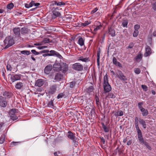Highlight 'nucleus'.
<instances>
[{"label":"nucleus","mask_w":156,"mask_h":156,"mask_svg":"<svg viewBox=\"0 0 156 156\" xmlns=\"http://www.w3.org/2000/svg\"><path fill=\"white\" fill-rule=\"evenodd\" d=\"M135 127L137 133V136L139 142L141 144H144L146 148L150 151L152 150L151 147L149 145L148 142L144 141L143 137L142 134L141 130L140 129L138 124V120L137 117L135 119Z\"/></svg>","instance_id":"nucleus-1"},{"label":"nucleus","mask_w":156,"mask_h":156,"mask_svg":"<svg viewBox=\"0 0 156 156\" xmlns=\"http://www.w3.org/2000/svg\"><path fill=\"white\" fill-rule=\"evenodd\" d=\"M108 76L106 74L104 78V82L103 84L104 93H109L112 90V87L108 83Z\"/></svg>","instance_id":"nucleus-2"},{"label":"nucleus","mask_w":156,"mask_h":156,"mask_svg":"<svg viewBox=\"0 0 156 156\" xmlns=\"http://www.w3.org/2000/svg\"><path fill=\"white\" fill-rule=\"evenodd\" d=\"M4 42L5 45L7 44L4 48L7 49L13 45L15 43V41L13 37L9 36L5 38Z\"/></svg>","instance_id":"nucleus-3"},{"label":"nucleus","mask_w":156,"mask_h":156,"mask_svg":"<svg viewBox=\"0 0 156 156\" xmlns=\"http://www.w3.org/2000/svg\"><path fill=\"white\" fill-rule=\"evenodd\" d=\"M49 52L50 53H47L43 54L42 55L44 57H46L47 56H56L60 59H61L62 58L61 55L54 50H51L50 51H49Z\"/></svg>","instance_id":"nucleus-4"},{"label":"nucleus","mask_w":156,"mask_h":156,"mask_svg":"<svg viewBox=\"0 0 156 156\" xmlns=\"http://www.w3.org/2000/svg\"><path fill=\"white\" fill-rule=\"evenodd\" d=\"M75 133H73L72 132L69 131L68 132L67 137L73 141L74 145H77L78 142L76 141L77 138L75 136Z\"/></svg>","instance_id":"nucleus-5"},{"label":"nucleus","mask_w":156,"mask_h":156,"mask_svg":"<svg viewBox=\"0 0 156 156\" xmlns=\"http://www.w3.org/2000/svg\"><path fill=\"white\" fill-rule=\"evenodd\" d=\"M16 108H12L11 109L9 112V115L10 119L13 121L15 120L18 119L16 114Z\"/></svg>","instance_id":"nucleus-6"},{"label":"nucleus","mask_w":156,"mask_h":156,"mask_svg":"<svg viewBox=\"0 0 156 156\" xmlns=\"http://www.w3.org/2000/svg\"><path fill=\"white\" fill-rule=\"evenodd\" d=\"M72 68L73 69L78 71H81L83 69V66L80 63H76L73 64Z\"/></svg>","instance_id":"nucleus-7"},{"label":"nucleus","mask_w":156,"mask_h":156,"mask_svg":"<svg viewBox=\"0 0 156 156\" xmlns=\"http://www.w3.org/2000/svg\"><path fill=\"white\" fill-rule=\"evenodd\" d=\"M53 15L52 17L55 19L57 17L60 16H61V14L60 12V10H61L62 9H59L58 7L55 8L54 7L53 8Z\"/></svg>","instance_id":"nucleus-8"},{"label":"nucleus","mask_w":156,"mask_h":156,"mask_svg":"<svg viewBox=\"0 0 156 156\" xmlns=\"http://www.w3.org/2000/svg\"><path fill=\"white\" fill-rule=\"evenodd\" d=\"M54 70L55 71L59 72L61 70V64L58 62L56 61L53 66Z\"/></svg>","instance_id":"nucleus-9"},{"label":"nucleus","mask_w":156,"mask_h":156,"mask_svg":"<svg viewBox=\"0 0 156 156\" xmlns=\"http://www.w3.org/2000/svg\"><path fill=\"white\" fill-rule=\"evenodd\" d=\"M57 85L54 84L50 86L48 90L49 95H52L54 94L57 90Z\"/></svg>","instance_id":"nucleus-10"},{"label":"nucleus","mask_w":156,"mask_h":156,"mask_svg":"<svg viewBox=\"0 0 156 156\" xmlns=\"http://www.w3.org/2000/svg\"><path fill=\"white\" fill-rule=\"evenodd\" d=\"M117 77L121 80L125 82L127 80V78L123 73L120 70L118 71V73L116 75Z\"/></svg>","instance_id":"nucleus-11"},{"label":"nucleus","mask_w":156,"mask_h":156,"mask_svg":"<svg viewBox=\"0 0 156 156\" xmlns=\"http://www.w3.org/2000/svg\"><path fill=\"white\" fill-rule=\"evenodd\" d=\"M0 105L2 107H5L7 105V102L5 98L2 96H0Z\"/></svg>","instance_id":"nucleus-12"},{"label":"nucleus","mask_w":156,"mask_h":156,"mask_svg":"<svg viewBox=\"0 0 156 156\" xmlns=\"http://www.w3.org/2000/svg\"><path fill=\"white\" fill-rule=\"evenodd\" d=\"M45 82V80L42 79H38L36 81L35 86L41 87L42 86Z\"/></svg>","instance_id":"nucleus-13"},{"label":"nucleus","mask_w":156,"mask_h":156,"mask_svg":"<svg viewBox=\"0 0 156 156\" xmlns=\"http://www.w3.org/2000/svg\"><path fill=\"white\" fill-rule=\"evenodd\" d=\"M63 78V74L60 73H58L55 74L54 80L56 81H60Z\"/></svg>","instance_id":"nucleus-14"},{"label":"nucleus","mask_w":156,"mask_h":156,"mask_svg":"<svg viewBox=\"0 0 156 156\" xmlns=\"http://www.w3.org/2000/svg\"><path fill=\"white\" fill-rule=\"evenodd\" d=\"M21 75L15 74L12 75L11 77V79L12 82H14L15 81L19 80L20 79Z\"/></svg>","instance_id":"nucleus-15"},{"label":"nucleus","mask_w":156,"mask_h":156,"mask_svg":"<svg viewBox=\"0 0 156 156\" xmlns=\"http://www.w3.org/2000/svg\"><path fill=\"white\" fill-rule=\"evenodd\" d=\"M151 53V49L150 46L147 45L145 48V53L144 54V56L147 57L150 55Z\"/></svg>","instance_id":"nucleus-16"},{"label":"nucleus","mask_w":156,"mask_h":156,"mask_svg":"<svg viewBox=\"0 0 156 156\" xmlns=\"http://www.w3.org/2000/svg\"><path fill=\"white\" fill-rule=\"evenodd\" d=\"M61 70L62 71V72L65 73H66L68 70V65L66 63L63 62L61 65Z\"/></svg>","instance_id":"nucleus-17"},{"label":"nucleus","mask_w":156,"mask_h":156,"mask_svg":"<svg viewBox=\"0 0 156 156\" xmlns=\"http://www.w3.org/2000/svg\"><path fill=\"white\" fill-rule=\"evenodd\" d=\"M13 31L15 35L17 37H20V30L19 27H15L13 29Z\"/></svg>","instance_id":"nucleus-18"},{"label":"nucleus","mask_w":156,"mask_h":156,"mask_svg":"<svg viewBox=\"0 0 156 156\" xmlns=\"http://www.w3.org/2000/svg\"><path fill=\"white\" fill-rule=\"evenodd\" d=\"M108 30L109 34L112 37L115 36V32L114 26H112L110 27H108Z\"/></svg>","instance_id":"nucleus-19"},{"label":"nucleus","mask_w":156,"mask_h":156,"mask_svg":"<svg viewBox=\"0 0 156 156\" xmlns=\"http://www.w3.org/2000/svg\"><path fill=\"white\" fill-rule=\"evenodd\" d=\"M52 66L51 65H47L44 68V72L47 74H49L52 69Z\"/></svg>","instance_id":"nucleus-20"},{"label":"nucleus","mask_w":156,"mask_h":156,"mask_svg":"<svg viewBox=\"0 0 156 156\" xmlns=\"http://www.w3.org/2000/svg\"><path fill=\"white\" fill-rule=\"evenodd\" d=\"M3 95L5 98H9L13 95L12 93L10 92L5 91L3 92Z\"/></svg>","instance_id":"nucleus-21"},{"label":"nucleus","mask_w":156,"mask_h":156,"mask_svg":"<svg viewBox=\"0 0 156 156\" xmlns=\"http://www.w3.org/2000/svg\"><path fill=\"white\" fill-rule=\"evenodd\" d=\"M29 30L26 27H24L21 28L20 29V32L21 34L25 35L28 34Z\"/></svg>","instance_id":"nucleus-22"},{"label":"nucleus","mask_w":156,"mask_h":156,"mask_svg":"<svg viewBox=\"0 0 156 156\" xmlns=\"http://www.w3.org/2000/svg\"><path fill=\"white\" fill-rule=\"evenodd\" d=\"M53 5H56L57 6H61L65 5V3L63 2H59L58 1H55L53 2Z\"/></svg>","instance_id":"nucleus-23"},{"label":"nucleus","mask_w":156,"mask_h":156,"mask_svg":"<svg viewBox=\"0 0 156 156\" xmlns=\"http://www.w3.org/2000/svg\"><path fill=\"white\" fill-rule=\"evenodd\" d=\"M78 61H81L82 62H87L90 61V60L89 59V58L86 57L84 58L83 57L81 56L77 60Z\"/></svg>","instance_id":"nucleus-24"},{"label":"nucleus","mask_w":156,"mask_h":156,"mask_svg":"<svg viewBox=\"0 0 156 156\" xmlns=\"http://www.w3.org/2000/svg\"><path fill=\"white\" fill-rule=\"evenodd\" d=\"M99 94L97 95L96 94L95 95V100L96 104L98 106L101 105V103L99 102Z\"/></svg>","instance_id":"nucleus-25"},{"label":"nucleus","mask_w":156,"mask_h":156,"mask_svg":"<svg viewBox=\"0 0 156 156\" xmlns=\"http://www.w3.org/2000/svg\"><path fill=\"white\" fill-rule=\"evenodd\" d=\"M101 124L104 132L106 133L109 132V127L105 125L103 122H101Z\"/></svg>","instance_id":"nucleus-26"},{"label":"nucleus","mask_w":156,"mask_h":156,"mask_svg":"<svg viewBox=\"0 0 156 156\" xmlns=\"http://www.w3.org/2000/svg\"><path fill=\"white\" fill-rule=\"evenodd\" d=\"M101 53L100 48H99V50L97 51V62L98 66H100V56Z\"/></svg>","instance_id":"nucleus-27"},{"label":"nucleus","mask_w":156,"mask_h":156,"mask_svg":"<svg viewBox=\"0 0 156 156\" xmlns=\"http://www.w3.org/2000/svg\"><path fill=\"white\" fill-rule=\"evenodd\" d=\"M78 44L81 46L84 45V39L82 37H79L78 40Z\"/></svg>","instance_id":"nucleus-28"},{"label":"nucleus","mask_w":156,"mask_h":156,"mask_svg":"<svg viewBox=\"0 0 156 156\" xmlns=\"http://www.w3.org/2000/svg\"><path fill=\"white\" fill-rule=\"evenodd\" d=\"M34 1L32 0L29 4H25V7L27 8H29L30 7H32L34 5Z\"/></svg>","instance_id":"nucleus-29"},{"label":"nucleus","mask_w":156,"mask_h":156,"mask_svg":"<svg viewBox=\"0 0 156 156\" xmlns=\"http://www.w3.org/2000/svg\"><path fill=\"white\" fill-rule=\"evenodd\" d=\"M23 86V83L21 82L17 83L15 87L17 89H20Z\"/></svg>","instance_id":"nucleus-30"},{"label":"nucleus","mask_w":156,"mask_h":156,"mask_svg":"<svg viewBox=\"0 0 156 156\" xmlns=\"http://www.w3.org/2000/svg\"><path fill=\"white\" fill-rule=\"evenodd\" d=\"M20 55H21V54L24 55H28L30 54L31 52H30V51L27 50H23L20 51Z\"/></svg>","instance_id":"nucleus-31"},{"label":"nucleus","mask_w":156,"mask_h":156,"mask_svg":"<svg viewBox=\"0 0 156 156\" xmlns=\"http://www.w3.org/2000/svg\"><path fill=\"white\" fill-rule=\"evenodd\" d=\"M143 109V110L142 109L140 111L142 112V115L143 116H146L148 114V111L144 108Z\"/></svg>","instance_id":"nucleus-32"},{"label":"nucleus","mask_w":156,"mask_h":156,"mask_svg":"<svg viewBox=\"0 0 156 156\" xmlns=\"http://www.w3.org/2000/svg\"><path fill=\"white\" fill-rule=\"evenodd\" d=\"M52 41L49 38H46L44 39L42 41V43H52Z\"/></svg>","instance_id":"nucleus-33"},{"label":"nucleus","mask_w":156,"mask_h":156,"mask_svg":"<svg viewBox=\"0 0 156 156\" xmlns=\"http://www.w3.org/2000/svg\"><path fill=\"white\" fill-rule=\"evenodd\" d=\"M93 86H90L88 88H87L86 90V91L87 92L89 93L93 91Z\"/></svg>","instance_id":"nucleus-34"},{"label":"nucleus","mask_w":156,"mask_h":156,"mask_svg":"<svg viewBox=\"0 0 156 156\" xmlns=\"http://www.w3.org/2000/svg\"><path fill=\"white\" fill-rule=\"evenodd\" d=\"M115 95L112 93H108L106 96V98H115Z\"/></svg>","instance_id":"nucleus-35"},{"label":"nucleus","mask_w":156,"mask_h":156,"mask_svg":"<svg viewBox=\"0 0 156 156\" xmlns=\"http://www.w3.org/2000/svg\"><path fill=\"white\" fill-rule=\"evenodd\" d=\"M142 58V55L141 54H139L136 56L135 58L136 60L137 61H138L139 60H141Z\"/></svg>","instance_id":"nucleus-36"},{"label":"nucleus","mask_w":156,"mask_h":156,"mask_svg":"<svg viewBox=\"0 0 156 156\" xmlns=\"http://www.w3.org/2000/svg\"><path fill=\"white\" fill-rule=\"evenodd\" d=\"M14 6V5L12 3H10L7 5L6 8L8 9L11 10L13 8Z\"/></svg>","instance_id":"nucleus-37"},{"label":"nucleus","mask_w":156,"mask_h":156,"mask_svg":"<svg viewBox=\"0 0 156 156\" xmlns=\"http://www.w3.org/2000/svg\"><path fill=\"white\" fill-rule=\"evenodd\" d=\"M53 100H51L50 101H49L48 104L47 106L48 107H51L53 108L54 106V105L53 102Z\"/></svg>","instance_id":"nucleus-38"},{"label":"nucleus","mask_w":156,"mask_h":156,"mask_svg":"<svg viewBox=\"0 0 156 156\" xmlns=\"http://www.w3.org/2000/svg\"><path fill=\"white\" fill-rule=\"evenodd\" d=\"M144 105L143 102H140L138 103V106L139 109L141 111V110H144L143 109L144 108L142 107V105Z\"/></svg>","instance_id":"nucleus-39"},{"label":"nucleus","mask_w":156,"mask_h":156,"mask_svg":"<svg viewBox=\"0 0 156 156\" xmlns=\"http://www.w3.org/2000/svg\"><path fill=\"white\" fill-rule=\"evenodd\" d=\"M101 27L102 26L101 24H100L99 25L97 26L94 29V34H96L97 31L100 29Z\"/></svg>","instance_id":"nucleus-40"},{"label":"nucleus","mask_w":156,"mask_h":156,"mask_svg":"<svg viewBox=\"0 0 156 156\" xmlns=\"http://www.w3.org/2000/svg\"><path fill=\"white\" fill-rule=\"evenodd\" d=\"M76 84L75 81H72L69 83V87L70 88H73L75 86Z\"/></svg>","instance_id":"nucleus-41"},{"label":"nucleus","mask_w":156,"mask_h":156,"mask_svg":"<svg viewBox=\"0 0 156 156\" xmlns=\"http://www.w3.org/2000/svg\"><path fill=\"white\" fill-rule=\"evenodd\" d=\"M5 137L4 135H2L0 137V144H2L5 141Z\"/></svg>","instance_id":"nucleus-42"},{"label":"nucleus","mask_w":156,"mask_h":156,"mask_svg":"<svg viewBox=\"0 0 156 156\" xmlns=\"http://www.w3.org/2000/svg\"><path fill=\"white\" fill-rule=\"evenodd\" d=\"M136 117L137 118L138 120V122L139 121L140 123V124H141L142 125H143V124H144V123H145L146 122L143 119H139V120H138V118L137 117H135V118H136ZM138 124H139L138 123Z\"/></svg>","instance_id":"nucleus-43"},{"label":"nucleus","mask_w":156,"mask_h":156,"mask_svg":"<svg viewBox=\"0 0 156 156\" xmlns=\"http://www.w3.org/2000/svg\"><path fill=\"white\" fill-rule=\"evenodd\" d=\"M139 34V32L138 30H137V29L135 30L133 33V36L134 37H136Z\"/></svg>","instance_id":"nucleus-44"},{"label":"nucleus","mask_w":156,"mask_h":156,"mask_svg":"<svg viewBox=\"0 0 156 156\" xmlns=\"http://www.w3.org/2000/svg\"><path fill=\"white\" fill-rule=\"evenodd\" d=\"M135 73L137 74H140L141 72V70L139 68H136L134 69Z\"/></svg>","instance_id":"nucleus-45"},{"label":"nucleus","mask_w":156,"mask_h":156,"mask_svg":"<svg viewBox=\"0 0 156 156\" xmlns=\"http://www.w3.org/2000/svg\"><path fill=\"white\" fill-rule=\"evenodd\" d=\"M128 21L126 20H124L122 23V25L124 27H127Z\"/></svg>","instance_id":"nucleus-46"},{"label":"nucleus","mask_w":156,"mask_h":156,"mask_svg":"<svg viewBox=\"0 0 156 156\" xmlns=\"http://www.w3.org/2000/svg\"><path fill=\"white\" fill-rule=\"evenodd\" d=\"M123 112L121 110L118 111L116 112V115L118 116H122L123 115Z\"/></svg>","instance_id":"nucleus-47"},{"label":"nucleus","mask_w":156,"mask_h":156,"mask_svg":"<svg viewBox=\"0 0 156 156\" xmlns=\"http://www.w3.org/2000/svg\"><path fill=\"white\" fill-rule=\"evenodd\" d=\"M91 22L90 21H85L84 23H82L83 26V27H85L88 25L90 24Z\"/></svg>","instance_id":"nucleus-48"},{"label":"nucleus","mask_w":156,"mask_h":156,"mask_svg":"<svg viewBox=\"0 0 156 156\" xmlns=\"http://www.w3.org/2000/svg\"><path fill=\"white\" fill-rule=\"evenodd\" d=\"M49 52V50H44L40 51L39 52H38V55L40 54H41L43 53H48Z\"/></svg>","instance_id":"nucleus-49"},{"label":"nucleus","mask_w":156,"mask_h":156,"mask_svg":"<svg viewBox=\"0 0 156 156\" xmlns=\"http://www.w3.org/2000/svg\"><path fill=\"white\" fill-rule=\"evenodd\" d=\"M20 142H12L11 143L10 146H16Z\"/></svg>","instance_id":"nucleus-50"},{"label":"nucleus","mask_w":156,"mask_h":156,"mask_svg":"<svg viewBox=\"0 0 156 156\" xmlns=\"http://www.w3.org/2000/svg\"><path fill=\"white\" fill-rule=\"evenodd\" d=\"M64 95H65V94H63V93H60L58 95L57 97V98L58 99H59L61 98H62L63 97H64Z\"/></svg>","instance_id":"nucleus-51"},{"label":"nucleus","mask_w":156,"mask_h":156,"mask_svg":"<svg viewBox=\"0 0 156 156\" xmlns=\"http://www.w3.org/2000/svg\"><path fill=\"white\" fill-rule=\"evenodd\" d=\"M75 27H81L82 26H83L82 23H76L75 24Z\"/></svg>","instance_id":"nucleus-52"},{"label":"nucleus","mask_w":156,"mask_h":156,"mask_svg":"<svg viewBox=\"0 0 156 156\" xmlns=\"http://www.w3.org/2000/svg\"><path fill=\"white\" fill-rule=\"evenodd\" d=\"M141 87L145 91H147L148 90V87L145 85H142L141 86Z\"/></svg>","instance_id":"nucleus-53"},{"label":"nucleus","mask_w":156,"mask_h":156,"mask_svg":"<svg viewBox=\"0 0 156 156\" xmlns=\"http://www.w3.org/2000/svg\"><path fill=\"white\" fill-rule=\"evenodd\" d=\"M32 53L35 55H38V52L37 51L35 50H31Z\"/></svg>","instance_id":"nucleus-54"},{"label":"nucleus","mask_w":156,"mask_h":156,"mask_svg":"<svg viewBox=\"0 0 156 156\" xmlns=\"http://www.w3.org/2000/svg\"><path fill=\"white\" fill-rule=\"evenodd\" d=\"M112 62L115 65L116 63L118 62V61H117L116 58L114 57L113 58Z\"/></svg>","instance_id":"nucleus-55"},{"label":"nucleus","mask_w":156,"mask_h":156,"mask_svg":"<svg viewBox=\"0 0 156 156\" xmlns=\"http://www.w3.org/2000/svg\"><path fill=\"white\" fill-rule=\"evenodd\" d=\"M123 33L124 35L126 37H127L128 36V34L127 33V30L126 29H125L123 31Z\"/></svg>","instance_id":"nucleus-56"},{"label":"nucleus","mask_w":156,"mask_h":156,"mask_svg":"<svg viewBox=\"0 0 156 156\" xmlns=\"http://www.w3.org/2000/svg\"><path fill=\"white\" fill-rule=\"evenodd\" d=\"M99 138L101 140V141L103 144H105V140L102 137H99Z\"/></svg>","instance_id":"nucleus-57"},{"label":"nucleus","mask_w":156,"mask_h":156,"mask_svg":"<svg viewBox=\"0 0 156 156\" xmlns=\"http://www.w3.org/2000/svg\"><path fill=\"white\" fill-rule=\"evenodd\" d=\"M7 69L8 70L11 71L12 69V68L10 65L8 64L7 66Z\"/></svg>","instance_id":"nucleus-58"},{"label":"nucleus","mask_w":156,"mask_h":156,"mask_svg":"<svg viewBox=\"0 0 156 156\" xmlns=\"http://www.w3.org/2000/svg\"><path fill=\"white\" fill-rule=\"evenodd\" d=\"M47 46H39L37 48L39 49H42L44 48H47Z\"/></svg>","instance_id":"nucleus-59"},{"label":"nucleus","mask_w":156,"mask_h":156,"mask_svg":"<svg viewBox=\"0 0 156 156\" xmlns=\"http://www.w3.org/2000/svg\"><path fill=\"white\" fill-rule=\"evenodd\" d=\"M152 8L155 11H156V2L152 5Z\"/></svg>","instance_id":"nucleus-60"},{"label":"nucleus","mask_w":156,"mask_h":156,"mask_svg":"<svg viewBox=\"0 0 156 156\" xmlns=\"http://www.w3.org/2000/svg\"><path fill=\"white\" fill-rule=\"evenodd\" d=\"M133 46V43H130L128 46V48H132Z\"/></svg>","instance_id":"nucleus-61"},{"label":"nucleus","mask_w":156,"mask_h":156,"mask_svg":"<svg viewBox=\"0 0 156 156\" xmlns=\"http://www.w3.org/2000/svg\"><path fill=\"white\" fill-rule=\"evenodd\" d=\"M98 10V9L97 8H94V9L91 12V14H93L94 13Z\"/></svg>","instance_id":"nucleus-62"},{"label":"nucleus","mask_w":156,"mask_h":156,"mask_svg":"<svg viewBox=\"0 0 156 156\" xmlns=\"http://www.w3.org/2000/svg\"><path fill=\"white\" fill-rule=\"evenodd\" d=\"M115 65L116 66H118L119 67H122V66L121 64L119 62H118L115 64Z\"/></svg>","instance_id":"nucleus-63"},{"label":"nucleus","mask_w":156,"mask_h":156,"mask_svg":"<svg viewBox=\"0 0 156 156\" xmlns=\"http://www.w3.org/2000/svg\"><path fill=\"white\" fill-rule=\"evenodd\" d=\"M140 26L138 25H136L134 26V29H137V30H138V29L140 28Z\"/></svg>","instance_id":"nucleus-64"}]
</instances>
